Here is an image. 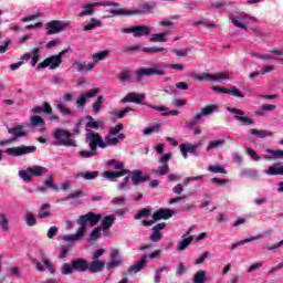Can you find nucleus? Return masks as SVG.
<instances>
[{
    "instance_id": "obj_50",
    "label": "nucleus",
    "mask_w": 283,
    "mask_h": 283,
    "mask_svg": "<svg viewBox=\"0 0 283 283\" xmlns=\"http://www.w3.org/2000/svg\"><path fill=\"white\" fill-rule=\"evenodd\" d=\"M56 107L61 112L62 116H70L71 118L74 116V113L72 112V109L65 107L63 103H59Z\"/></svg>"
},
{
    "instance_id": "obj_60",
    "label": "nucleus",
    "mask_w": 283,
    "mask_h": 283,
    "mask_svg": "<svg viewBox=\"0 0 283 283\" xmlns=\"http://www.w3.org/2000/svg\"><path fill=\"white\" fill-rule=\"evenodd\" d=\"M117 189L119 191H126V189H129V177H125L118 185Z\"/></svg>"
},
{
    "instance_id": "obj_48",
    "label": "nucleus",
    "mask_w": 283,
    "mask_h": 283,
    "mask_svg": "<svg viewBox=\"0 0 283 283\" xmlns=\"http://www.w3.org/2000/svg\"><path fill=\"white\" fill-rule=\"evenodd\" d=\"M165 48L146 46L142 49V52H145L146 54H158L160 52H165Z\"/></svg>"
},
{
    "instance_id": "obj_23",
    "label": "nucleus",
    "mask_w": 283,
    "mask_h": 283,
    "mask_svg": "<svg viewBox=\"0 0 283 283\" xmlns=\"http://www.w3.org/2000/svg\"><path fill=\"white\" fill-rule=\"evenodd\" d=\"M72 264L73 271H77L78 273H85V271H87L88 269L87 261H85L84 259L73 260Z\"/></svg>"
},
{
    "instance_id": "obj_35",
    "label": "nucleus",
    "mask_w": 283,
    "mask_h": 283,
    "mask_svg": "<svg viewBox=\"0 0 283 283\" xmlns=\"http://www.w3.org/2000/svg\"><path fill=\"white\" fill-rule=\"evenodd\" d=\"M9 134H11V136H14V138H22L23 136H25V130H23L22 125H18L13 128H9Z\"/></svg>"
},
{
    "instance_id": "obj_37",
    "label": "nucleus",
    "mask_w": 283,
    "mask_h": 283,
    "mask_svg": "<svg viewBox=\"0 0 283 283\" xmlns=\"http://www.w3.org/2000/svg\"><path fill=\"white\" fill-rule=\"evenodd\" d=\"M116 222V217L114 216H106L102 219V226H103V231H107V229H111L112 224Z\"/></svg>"
},
{
    "instance_id": "obj_34",
    "label": "nucleus",
    "mask_w": 283,
    "mask_h": 283,
    "mask_svg": "<svg viewBox=\"0 0 283 283\" xmlns=\"http://www.w3.org/2000/svg\"><path fill=\"white\" fill-rule=\"evenodd\" d=\"M200 112L201 114H203V117L212 116L213 114H216V112H218V105L217 104L208 105L206 107H202Z\"/></svg>"
},
{
    "instance_id": "obj_15",
    "label": "nucleus",
    "mask_w": 283,
    "mask_h": 283,
    "mask_svg": "<svg viewBox=\"0 0 283 283\" xmlns=\"http://www.w3.org/2000/svg\"><path fill=\"white\" fill-rule=\"evenodd\" d=\"M249 19V14L247 13H238L237 15H230L231 23H233L235 28H241V30H247Z\"/></svg>"
},
{
    "instance_id": "obj_9",
    "label": "nucleus",
    "mask_w": 283,
    "mask_h": 283,
    "mask_svg": "<svg viewBox=\"0 0 283 283\" xmlns=\"http://www.w3.org/2000/svg\"><path fill=\"white\" fill-rule=\"evenodd\" d=\"M69 28H71L70 21L52 20L46 23V34H59L69 30Z\"/></svg>"
},
{
    "instance_id": "obj_38",
    "label": "nucleus",
    "mask_w": 283,
    "mask_h": 283,
    "mask_svg": "<svg viewBox=\"0 0 283 283\" xmlns=\"http://www.w3.org/2000/svg\"><path fill=\"white\" fill-rule=\"evenodd\" d=\"M30 125H31V127H44L45 126V119H43V117H41L39 115L31 116Z\"/></svg>"
},
{
    "instance_id": "obj_58",
    "label": "nucleus",
    "mask_w": 283,
    "mask_h": 283,
    "mask_svg": "<svg viewBox=\"0 0 283 283\" xmlns=\"http://www.w3.org/2000/svg\"><path fill=\"white\" fill-rule=\"evenodd\" d=\"M74 273V265L70 263H64L62 265V275H72Z\"/></svg>"
},
{
    "instance_id": "obj_47",
    "label": "nucleus",
    "mask_w": 283,
    "mask_h": 283,
    "mask_svg": "<svg viewBox=\"0 0 283 283\" xmlns=\"http://www.w3.org/2000/svg\"><path fill=\"white\" fill-rule=\"evenodd\" d=\"M250 134H252V136H258V138H266L269 136H273V133L271 132L258 130L255 128L250 129Z\"/></svg>"
},
{
    "instance_id": "obj_22",
    "label": "nucleus",
    "mask_w": 283,
    "mask_h": 283,
    "mask_svg": "<svg viewBox=\"0 0 283 283\" xmlns=\"http://www.w3.org/2000/svg\"><path fill=\"white\" fill-rule=\"evenodd\" d=\"M147 264V255H144L137 263L128 268V273H140Z\"/></svg>"
},
{
    "instance_id": "obj_19",
    "label": "nucleus",
    "mask_w": 283,
    "mask_h": 283,
    "mask_svg": "<svg viewBox=\"0 0 283 283\" xmlns=\"http://www.w3.org/2000/svg\"><path fill=\"white\" fill-rule=\"evenodd\" d=\"M191 231H193V228H189L188 231L182 235V240L178 243V251H185L193 242V237L191 235Z\"/></svg>"
},
{
    "instance_id": "obj_59",
    "label": "nucleus",
    "mask_w": 283,
    "mask_h": 283,
    "mask_svg": "<svg viewBox=\"0 0 283 283\" xmlns=\"http://www.w3.org/2000/svg\"><path fill=\"white\" fill-rule=\"evenodd\" d=\"M227 6H231V2L217 1L214 3H211V8H213L214 10H224V8H227Z\"/></svg>"
},
{
    "instance_id": "obj_26",
    "label": "nucleus",
    "mask_w": 283,
    "mask_h": 283,
    "mask_svg": "<svg viewBox=\"0 0 283 283\" xmlns=\"http://www.w3.org/2000/svg\"><path fill=\"white\" fill-rule=\"evenodd\" d=\"M103 269H105V263L101 260H93L88 265L91 273H101Z\"/></svg>"
},
{
    "instance_id": "obj_36",
    "label": "nucleus",
    "mask_w": 283,
    "mask_h": 283,
    "mask_svg": "<svg viewBox=\"0 0 283 283\" xmlns=\"http://www.w3.org/2000/svg\"><path fill=\"white\" fill-rule=\"evenodd\" d=\"M268 176H283V166H271L269 169L264 170Z\"/></svg>"
},
{
    "instance_id": "obj_5",
    "label": "nucleus",
    "mask_w": 283,
    "mask_h": 283,
    "mask_svg": "<svg viewBox=\"0 0 283 283\" xmlns=\"http://www.w3.org/2000/svg\"><path fill=\"white\" fill-rule=\"evenodd\" d=\"M105 8V7H112V8H120V4L118 2H114V1H102V2H93V3H88L85 4L83 7L82 12L80 13V17H90L92 14H94V8Z\"/></svg>"
},
{
    "instance_id": "obj_21",
    "label": "nucleus",
    "mask_w": 283,
    "mask_h": 283,
    "mask_svg": "<svg viewBox=\"0 0 283 283\" xmlns=\"http://www.w3.org/2000/svg\"><path fill=\"white\" fill-rule=\"evenodd\" d=\"M167 227L166 223H158L155 227H153V232L150 234V241L151 242H160L163 240V229Z\"/></svg>"
},
{
    "instance_id": "obj_64",
    "label": "nucleus",
    "mask_w": 283,
    "mask_h": 283,
    "mask_svg": "<svg viewBox=\"0 0 283 283\" xmlns=\"http://www.w3.org/2000/svg\"><path fill=\"white\" fill-rule=\"evenodd\" d=\"M99 92L101 88H93L91 91L85 92L84 95L86 96V98H94Z\"/></svg>"
},
{
    "instance_id": "obj_6",
    "label": "nucleus",
    "mask_w": 283,
    "mask_h": 283,
    "mask_svg": "<svg viewBox=\"0 0 283 283\" xmlns=\"http://www.w3.org/2000/svg\"><path fill=\"white\" fill-rule=\"evenodd\" d=\"M101 218H102L101 214L88 212L86 214L80 216L77 220V224H80V229H82V231L84 232L87 224H90V227H96V224L101 222Z\"/></svg>"
},
{
    "instance_id": "obj_45",
    "label": "nucleus",
    "mask_w": 283,
    "mask_h": 283,
    "mask_svg": "<svg viewBox=\"0 0 283 283\" xmlns=\"http://www.w3.org/2000/svg\"><path fill=\"white\" fill-rule=\"evenodd\" d=\"M106 56H109V51H101L92 55L93 63L98 61H105Z\"/></svg>"
},
{
    "instance_id": "obj_44",
    "label": "nucleus",
    "mask_w": 283,
    "mask_h": 283,
    "mask_svg": "<svg viewBox=\"0 0 283 283\" xmlns=\"http://www.w3.org/2000/svg\"><path fill=\"white\" fill-rule=\"evenodd\" d=\"M151 216V208H143L134 216L135 220H143V218H149Z\"/></svg>"
},
{
    "instance_id": "obj_14",
    "label": "nucleus",
    "mask_w": 283,
    "mask_h": 283,
    "mask_svg": "<svg viewBox=\"0 0 283 283\" xmlns=\"http://www.w3.org/2000/svg\"><path fill=\"white\" fill-rule=\"evenodd\" d=\"M228 112L234 114V120H238L240 124L249 126L253 125V119L251 117L244 116V111L240 108H228Z\"/></svg>"
},
{
    "instance_id": "obj_51",
    "label": "nucleus",
    "mask_w": 283,
    "mask_h": 283,
    "mask_svg": "<svg viewBox=\"0 0 283 283\" xmlns=\"http://www.w3.org/2000/svg\"><path fill=\"white\" fill-rule=\"evenodd\" d=\"M78 198H83V190L78 189L75 190L74 192L70 193L67 197H64L62 200H78Z\"/></svg>"
},
{
    "instance_id": "obj_39",
    "label": "nucleus",
    "mask_w": 283,
    "mask_h": 283,
    "mask_svg": "<svg viewBox=\"0 0 283 283\" xmlns=\"http://www.w3.org/2000/svg\"><path fill=\"white\" fill-rule=\"evenodd\" d=\"M0 227L2 231H10V220H8V216L3 212H0Z\"/></svg>"
},
{
    "instance_id": "obj_56",
    "label": "nucleus",
    "mask_w": 283,
    "mask_h": 283,
    "mask_svg": "<svg viewBox=\"0 0 283 283\" xmlns=\"http://www.w3.org/2000/svg\"><path fill=\"white\" fill-rule=\"evenodd\" d=\"M92 23H88L84 27V31L88 32V30H94V28H101L103 25V23H101V21L96 20V19H91Z\"/></svg>"
},
{
    "instance_id": "obj_63",
    "label": "nucleus",
    "mask_w": 283,
    "mask_h": 283,
    "mask_svg": "<svg viewBox=\"0 0 283 283\" xmlns=\"http://www.w3.org/2000/svg\"><path fill=\"white\" fill-rule=\"evenodd\" d=\"M156 174L157 176H166V174H169V165L163 164V166L158 167Z\"/></svg>"
},
{
    "instance_id": "obj_43",
    "label": "nucleus",
    "mask_w": 283,
    "mask_h": 283,
    "mask_svg": "<svg viewBox=\"0 0 283 283\" xmlns=\"http://www.w3.org/2000/svg\"><path fill=\"white\" fill-rule=\"evenodd\" d=\"M76 178H84V180H94L98 178L97 171H86V172H78Z\"/></svg>"
},
{
    "instance_id": "obj_17",
    "label": "nucleus",
    "mask_w": 283,
    "mask_h": 283,
    "mask_svg": "<svg viewBox=\"0 0 283 283\" xmlns=\"http://www.w3.org/2000/svg\"><path fill=\"white\" fill-rule=\"evenodd\" d=\"M120 140H125V134L112 135L108 133L104 138L105 149L107 147H116Z\"/></svg>"
},
{
    "instance_id": "obj_53",
    "label": "nucleus",
    "mask_w": 283,
    "mask_h": 283,
    "mask_svg": "<svg viewBox=\"0 0 283 283\" xmlns=\"http://www.w3.org/2000/svg\"><path fill=\"white\" fill-rule=\"evenodd\" d=\"M160 127H161L160 124H155L150 127L144 128L143 134H144V136H149L150 134H154L156 132H160Z\"/></svg>"
},
{
    "instance_id": "obj_13",
    "label": "nucleus",
    "mask_w": 283,
    "mask_h": 283,
    "mask_svg": "<svg viewBox=\"0 0 283 283\" xmlns=\"http://www.w3.org/2000/svg\"><path fill=\"white\" fill-rule=\"evenodd\" d=\"M192 78H196L197 81H227V78H229V74L228 73H220L218 75H212L209 73H203V74H197L193 73L191 75Z\"/></svg>"
},
{
    "instance_id": "obj_42",
    "label": "nucleus",
    "mask_w": 283,
    "mask_h": 283,
    "mask_svg": "<svg viewBox=\"0 0 283 283\" xmlns=\"http://www.w3.org/2000/svg\"><path fill=\"white\" fill-rule=\"evenodd\" d=\"M207 281V271L200 270L193 275V283H205Z\"/></svg>"
},
{
    "instance_id": "obj_4",
    "label": "nucleus",
    "mask_w": 283,
    "mask_h": 283,
    "mask_svg": "<svg viewBox=\"0 0 283 283\" xmlns=\"http://www.w3.org/2000/svg\"><path fill=\"white\" fill-rule=\"evenodd\" d=\"M145 76H165V66L154 64L149 69H142L137 71L136 72L137 83H140V81H145Z\"/></svg>"
},
{
    "instance_id": "obj_18",
    "label": "nucleus",
    "mask_w": 283,
    "mask_h": 283,
    "mask_svg": "<svg viewBox=\"0 0 283 283\" xmlns=\"http://www.w3.org/2000/svg\"><path fill=\"white\" fill-rule=\"evenodd\" d=\"M198 147H200V144H181L179 146L180 153L184 158H188V154H192L193 156H198Z\"/></svg>"
},
{
    "instance_id": "obj_24",
    "label": "nucleus",
    "mask_w": 283,
    "mask_h": 283,
    "mask_svg": "<svg viewBox=\"0 0 283 283\" xmlns=\"http://www.w3.org/2000/svg\"><path fill=\"white\" fill-rule=\"evenodd\" d=\"M33 264H35L38 271H45V268L49 269L50 273H55L54 265L50 262V260L44 259L43 264L39 262V260L34 259Z\"/></svg>"
},
{
    "instance_id": "obj_10",
    "label": "nucleus",
    "mask_w": 283,
    "mask_h": 283,
    "mask_svg": "<svg viewBox=\"0 0 283 283\" xmlns=\"http://www.w3.org/2000/svg\"><path fill=\"white\" fill-rule=\"evenodd\" d=\"M174 216V211L170 209H159L153 214V220H143V227H151L158 220H169Z\"/></svg>"
},
{
    "instance_id": "obj_28",
    "label": "nucleus",
    "mask_w": 283,
    "mask_h": 283,
    "mask_svg": "<svg viewBox=\"0 0 283 283\" xmlns=\"http://www.w3.org/2000/svg\"><path fill=\"white\" fill-rule=\"evenodd\" d=\"M130 180H132L133 185L138 186V185H140V182H146L147 177L143 176V171L134 170Z\"/></svg>"
},
{
    "instance_id": "obj_41",
    "label": "nucleus",
    "mask_w": 283,
    "mask_h": 283,
    "mask_svg": "<svg viewBox=\"0 0 283 283\" xmlns=\"http://www.w3.org/2000/svg\"><path fill=\"white\" fill-rule=\"evenodd\" d=\"M87 123H86V129H98L103 125V122L101 120H94V117L86 116Z\"/></svg>"
},
{
    "instance_id": "obj_52",
    "label": "nucleus",
    "mask_w": 283,
    "mask_h": 283,
    "mask_svg": "<svg viewBox=\"0 0 283 283\" xmlns=\"http://www.w3.org/2000/svg\"><path fill=\"white\" fill-rule=\"evenodd\" d=\"M25 223L28 224V227H36V217H34V213H25Z\"/></svg>"
},
{
    "instance_id": "obj_49",
    "label": "nucleus",
    "mask_w": 283,
    "mask_h": 283,
    "mask_svg": "<svg viewBox=\"0 0 283 283\" xmlns=\"http://www.w3.org/2000/svg\"><path fill=\"white\" fill-rule=\"evenodd\" d=\"M91 150H80L78 156L81 158H94L97 154V148H90Z\"/></svg>"
},
{
    "instance_id": "obj_11",
    "label": "nucleus",
    "mask_w": 283,
    "mask_h": 283,
    "mask_svg": "<svg viewBox=\"0 0 283 283\" xmlns=\"http://www.w3.org/2000/svg\"><path fill=\"white\" fill-rule=\"evenodd\" d=\"M36 151L35 146H19V147H11L7 148L4 150V154H8V156L19 157V156H25L28 154H34Z\"/></svg>"
},
{
    "instance_id": "obj_8",
    "label": "nucleus",
    "mask_w": 283,
    "mask_h": 283,
    "mask_svg": "<svg viewBox=\"0 0 283 283\" xmlns=\"http://www.w3.org/2000/svg\"><path fill=\"white\" fill-rule=\"evenodd\" d=\"M124 34H133L135 39H142V36H149L151 34V27L149 25H134L130 28H123Z\"/></svg>"
},
{
    "instance_id": "obj_62",
    "label": "nucleus",
    "mask_w": 283,
    "mask_h": 283,
    "mask_svg": "<svg viewBox=\"0 0 283 283\" xmlns=\"http://www.w3.org/2000/svg\"><path fill=\"white\" fill-rule=\"evenodd\" d=\"M208 171H211L212 174H227V170L218 165L209 166Z\"/></svg>"
},
{
    "instance_id": "obj_40",
    "label": "nucleus",
    "mask_w": 283,
    "mask_h": 283,
    "mask_svg": "<svg viewBox=\"0 0 283 283\" xmlns=\"http://www.w3.org/2000/svg\"><path fill=\"white\" fill-rule=\"evenodd\" d=\"M107 167H113L116 171H123L125 169V164L123 161H118L116 159H109L106 163Z\"/></svg>"
},
{
    "instance_id": "obj_46",
    "label": "nucleus",
    "mask_w": 283,
    "mask_h": 283,
    "mask_svg": "<svg viewBox=\"0 0 283 283\" xmlns=\"http://www.w3.org/2000/svg\"><path fill=\"white\" fill-rule=\"evenodd\" d=\"M169 273V266L168 265H164L159 269L156 270L155 272V283H160V280L163 279V273Z\"/></svg>"
},
{
    "instance_id": "obj_31",
    "label": "nucleus",
    "mask_w": 283,
    "mask_h": 283,
    "mask_svg": "<svg viewBox=\"0 0 283 283\" xmlns=\"http://www.w3.org/2000/svg\"><path fill=\"white\" fill-rule=\"evenodd\" d=\"M149 41L150 43H167V32L154 33Z\"/></svg>"
},
{
    "instance_id": "obj_29",
    "label": "nucleus",
    "mask_w": 283,
    "mask_h": 283,
    "mask_svg": "<svg viewBox=\"0 0 283 283\" xmlns=\"http://www.w3.org/2000/svg\"><path fill=\"white\" fill-rule=\"evenodd\" d=\"M227 140L224 139H216V140H211L207 148L206 151L209 154L211 151H213V149H219V147H224Z\"/></svg>"
},
{
    "instance_id": "obj_32",
    "label": "nucleus",
    "mask_w": 283,
    "mask_h": 283,
    "mask_svg": "<svg viewBox=\"0 0 283 283\" xmlns=\"http://www.w3.org/2000/svg\"><path fill=\"white\" fill-rule=\"evenodd\" d=\"M260 238H262V234H259V235L252 237V238H248V239H244L241 241H237L235 243H232L230 245V251L238 249V247H242V244H247V242H253L255 240H260Z\"/></svg>"
},
{
    "instance_id": "obj_33",
    "label": "nucleus",
    "mask_w": 283,
    "mask_h": 283,
    "mask_svg": "<svg viewBox=\"0 0 283 283\" xmlns=\"http://www.w3.org/2000/svg\"><path fill=\"white\" fill-rule=\"evenodd\" d=\"M119 83H134L132 71H123L117 76Z\"/></svg>"
},
{
    "instance_id": "obj_7",
    "label": "nucleus",
    "mask_w": 283,
    "mask_h": 283,
    "mask_svg": "<svg viewBox=\"0 0 283 283\" xmlns=\"http://www.w3.org/2000/svg\"><path fill=\"white\" fill-rule=\"evenodd\" d=\"M86 132V143L90 148L97 149H105V142L103 140V137L98 133H94L90 128H85Z\"/></svg>"
},
{
    "instance_id": "obj_16",
    "label": "nucleus",
    "mask_w": 283,
    "mask_h": 283,
    "mask_svg": "<svg viewBox=\"0 0 283 283\" xmlns=\"http://www.w3.org/2000/svg\"><path fill=\"white\" fill-rule=\"evenodd\" d=\"M120 264H123V256H120V251L117 249L111 250V262L106 264V269L112 271V269H117V266H120Z\"/></svg>"
},
{
    "instance_id": "obj_55",
    "label": "nucleus",
    "mask_w": 283,
    "mask_h": 283,
    "mask_svg": "<svg viewBox=\"0 0 283 283\" xmlns=\"http://www.w3.org/2000/svg\"><path fill=\"white\" fill-rule=\"evenodd\" d=\"M103 108V95H99L95 103L93 104V114H98Z\"/></svg>"
},
{
    "instance_id": "obj_61",
    "label": "nucleus",
    "mask_w": 283,
    "mask_h": 283,
    "mask_svg": "<svg viewBox=\"0 0 283 283\" xmlns=\"http://www.w3.org/2000/svg\"><path fill=\"white\" fill-rule=\"evenodd\" d=\"M123 128H124L123 124H117L116 126L111 127L108 129V134H111V136H118V134H120Z\"/></svg>"
},
{
    "instance_id": "obj_57",
    "label": "nucleus",
    "mask_w": 283,
    "mask_h": 283,
    "mask_svg": "<svg viewBox=\"0 0 283 283\" xmlns=\"http://www.w3.org/2000/svg\"><path fill=\"white\" fill-rule=\"evenodd\" d=\"M98 238H101V228L99 227L95 228L91 232V234H90V237L87 239V242H95V240H98Z\"/></svg>"
},
{
    "instance_id": "obj_1",
    "label": "nucleus",
    "mask_w": 283,
    "mask_h": 283,
    "mask_svg": "<svg viewBox=\"0 0 283 283\" xmlns=\"http://www.w3.org/2000/svg\"><path fill=\"white\" fill-rule=\"evenodd\" d=\"M154 10V3L145 2L139 6V10L114 9L111 10V17H132V14H146Z\"/></svg>"
},
{
    "instance_id": "obj_27",
    "label": "nucleus",
    "mask_w": 283,
    "mask_h": 283,
    "mask_svg": "<svg viewBox=\"0 0 283 283\" xmlns=\"http://www.w3.org/2000/svg\"><path fill=\"white\" fill-rule=\"evenodd\" d=\"M127 174H129V170L127 169H122L117 171H105L104 178H107L108 180H113V178H120L123 176H127Z\"/></svg>"
},
{
    "instance_id": "obj_54",
    "label": "nucleus",
    "mask_w": 283,
    "mask_h": 283,
    "mask_svg": "<svg viewBox=\"0 0 283 283\" xmlns=\"http://www.w3.org/2000/svg\"><path fill=\"white\" fill-rule=\"evenodd\" d=\"M41 52V49L35 48L32 50V55H31V65L32 67H36V63H39V54Z\"/></svg>"
},
{
    "instance_id": "obj_25",
    "label": "nucleus",
    "mask_w": 283,
    "mask_h": 283,
    "mask_svg": "<svg viewBox=\"0 0 283 283\" xmlns=\"http://www.w3.org/2000/svg\"><path fill=\"white\" fill-rule=\"evenodd\" d=\"M85 235V232L81 228L77 229L75 234H66L62 237L65 242H78Z\"/></svg>"
},
{
    "instance_id": "obj_20",
    "label": "nucleus",
    "mask_w": 283,
    "mask_h": 283,
    "mask_svg": "<svg viewBox=\"0 0 283 283\" xmlns=\"http://www.w3.org/2000/svg\"><path fill=\"white\" fill-rule=\"evenodd\" d=\"M143 101H145V94L130 92L122 99V103H136L137 105H140Z\"/></svg>"
},
{
    "instance_id": "obj_2",
    "label": "nucleus",
    "mask_w": 283,
    "mask_h": 283,
    "mask_svg": "<svg viewBox=\"0 0 283 283\" xmlns=\"http://www.w3.org/2000/svg\"><path fill=\"white\" fill-rule=\"evenodd\" d=\"M72 136H74V134L65 129L57 128L53 133V138H54L53 144L62 145L63 147H76V143H74V139H72Z\"/></svg>"
},
{
    "instance_id": "obj_12",
    "label": "nucleus",
    "mask_w": 283,
    "mask_h": 283,
    "mask_svg": "<svg viewBox=\"0 0 283 283\" xmlns=\"http://www.w3.org/2000/svg\"><path fill=\"white\" fill-rule=\"evenodd\" d=\"M61 63H63L61 55H52L46 57L43 62H40L38 64V70H45V67H49L50 70H56L61 66Z\"/></svg>"
},
{
    "instance_id": "obj_30",
    "label": "nucleus",
    "mask_w": 283,
    "mask_h": 283,
    "mask_svg": "<svg viewBox=\"0 0 283 283\" xmlns=\"http://www.w3.org/2000/svg\"><path fill=\"white\" fill-rule=\"evenodd\" d=\"M50 203H43L38 212V218H40V220H44V218H51L52 217V212L49 211L50 209Z\"/></svg>"
},
{
    "instance_id": "obj_3",
    "label": "nucleus",
    "mask_w": 283,
    "mask_h": 283,
    "mask_svg": "<svg viewBox=\"0 0 283 283\" xmlns=\"http://www.w3.org/2000/svg\"><path fill=\"white\" fill-rule=\"evenodd\" d=\"M45 174H48V168L42 166H32L19 171V176L24 182H32V178H41Z\"/></svg>"
}]
</instances>
